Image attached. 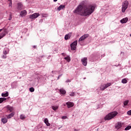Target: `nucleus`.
<instances>
[{"mask_svg": "<svg viewBox=\"0 0 131 131\" xmlns=\"http://www.w3.org/2000/svg\"><path fill=\"white\" fill-rule=\"evenodd\" d=\"M6 100H7L6 98H0V104L3 103L4 101H6Z\"/></svg>", "mask_w": 131, "mask_h": 131, "instance_id": "nucleus-26", "label": "nucleus"}, {"mask_svg": "<svg viewBox=\"0 0 131 131\" xmlns=\"http://www.w3.org/2000/svg\"><path fill=\"white\" fill-rule=\"evenodd\" d=\"M130 36L131 37V34H130Z\"/></svg>", "mask_w": 131, "mask_h": 131, "instance_id": "nucleus-44", "label": "nucleus"}, {"mask_svg": "<svg viewBox=\"0 0 131 131\" xmlns=\"http://www.w3.org/2000/svg\"><path fill=\"white\" fill-rule=\"evenodd\" d=\"M76 46H77V40H75L71 44V49L72 51H75V50H76Z\"/></svg>", "mask_w": 131, "mask_h": 131, "instance_id": "nucleus-5", "label": "nucleus"}, {"mask_svg": "<svg viewBox=\"0 0 131 131\" xmlns=\"http://www.w3.org/2000/svg\"><path fill=\"white\" fill-rule=\"evenodd\" d=\"M122 127V123L120 122H118L115 125V128L116 129H120L121 127Z\"/></svg>", "mask_w": 131, "mask_h": 131, "instance_id": "nucleus-9", "label": "nucleus"}, {"mask_svg": "<svg viewBox=\"0 0 131 131\" xmlns=\"http://www.w3.org/2000/svg\"><path fill=\"white\" fill-rule=\"evenodd\" d=\"M127 114L128 115H130V116L131 115V110L127 112Z\"/></svg>", "mask_w": 131, "mask_h": 131, "instance_id": "nucleus-32", "label": "nucleus"}, {"mask_svg": "<svg viewBox=\"0 0 131 131\" xmlns=\"http://www.w3.org/2000/svg\"><path fill=\"white\" fill-rule=\"evenodd\" d=\"M62 119H67V116H62L61 117Z\"/></svg>", "mask_w": 131, "mask_h": 131, "instance_id": "nucleus-34", "label": "nucleus"}, {"mask_svg": "<svg viewBox=\"0 0 131 131\" xmlns=\"http://www.w3.org/2000/svg\"><path fill=\"white\" fill-rule=\"evenodd\" d=\"M9 20H12V15L11 14L10 15V17L9 18Z\"/></svg>", "mask_w": 131, "mask_h": 131, "instance_id": "nucleus-36", "label": "nucleus"}, {"mask_svg": "<svg viewBox=\"0 0 131 131\" xmlns=\"http://www.w3.org/2000/svg\"><path fill=\"white\" fill-rule=\"evenodd\" d=\"M1 31H3V29H0V32H1Z\"/></svg>", "mask_w": 131, "mask_h": 131, "instance_id": "nucleus-40", "label": "nucleus"}, {"mask_svg": "<svg viewBox=\"0 0 131 131\" xmlns=\"http://www.w3.org/2000/svg\"><path fill=\"white\" fill-rule=\"evenodd\" d=\"M117 114H118L117 112H113L105 116L104 119L105 120H110L111 119H112V118H114Z\"/></svg>", "mask_w": 131, "mask_h": 131, "instance_id": "nucleus-2", "label": "nucleus"}, {"mask_svg": "<svg viewBox=\"0 0 131 131\" xmlns=\"http://www.w3.org/2000/svg\"><path fill=\"white\" fill-rule=\"evenodd\" d=\"M27 15V11L26 10H23L20 13V16L21 17H24Z\"/></svg>", "mask_w": 131, "mask_h": 131, "instance_id": "nucleus-10", "label": "nucleus"}, {"mask_svg": "<svg viewBox=\"0 0 131 131\" xmlns=\"http://www.w3.org/2000/svg\"><path fill=\"white\" fill-rule=\"evenodd\" d=\"M2 58L3 59H6L7 58V55H3Z\"/></svg>", "mask_w": 131, "mask_h": 131, "instance_id": "nucleus-33", "label": "nucleus"}, {"mask_svg": "<svg viewBox=\"0 0 131 131\" xmlns=\"http://www.w3.org/2000/svg\"><path fill=\"white\" fill-rule=\"evenodd\" d=\"M111 83H107V84H104L103 85H101L100 86V89L101 91H104L107 89V88H109V86H111Z\"/></svg>", "mask_w": 131, "mask_h": 131, "instance_id": "nucleus-4", "label": "nucleus"}, {"mask_svg": "<svg viewBox=\"0 0 131 131\" xmlns=\"http://www.w3.org/2000/svg\"><path fill=\"white\" fill-rule=\"evenodd\" d=\"M17 9L21 11V10H23V4L21 3H19L17 4Z\"/></svg>", "mask_w": 131, "mask_h": 131, "instance_id": "nucleus-12", "label": "nucleus"}, {"mask_svg": "<svg viewBox=\"0 0 131 131\" xmlns=\"http://www.w3.org/2000/svg\"><path fill=\"white\" fill-rule=\"evenodd\" d=\"M70 96L73 97V96H74V93H72L70 94Z\"/></svg>", "mask_w": 131, "mask_h": 131, "instance_id": "nucleus-35", "label": "nucleus"}, {"mask_svg": "<svg viewBox=\"0 0 131 131\" xmlns=\"http://www.w3.org/2000/svg\"><path fill=\"white\" fill-rule=\"evenodd\" d=\"M8 1L10 3L11 2H12V0H8Z\"/></svg>", "mask_w": 131, "mask_h": 131, "instance_id": "nucleus-42", "label": "nucleus"}, {"mask_svg": "<svg viewBox=\"0 0 131 131\" xmlns=\"http://www.w3.org/2000/svg\"><path fill=\"white\" fill-rule=\"evenodd\" d=\"M33 48H35V46H33Z\"/></svg>", "mask_w": 131, "mask_h": 131, "instance_id": "nucleus-43", "label": "nucleus"}, {"mask_svg": "<svg viewBox=\"0 0 131 131\" xmlns=\"http://www.w3.org/2000/svg\"><path fill=\"white\" fill-rule=\"evenodd\" d=\"M58 108H59V106H58L53 105L52 106V109H53V110H54V111H56L58 110Z\"/></svg>", "mask_w": 131, "mask_h": 131, "instance_id": "nucleus-18", "label": "nucleus"}, {"mask_svg": "<svg viewBox=\"0 0 131 131\" xmlns=\"http://www.w3.org/2000/svg\"><path fill=\"white\" fill-rule=\"evenodd\" d=\"M122 83H127V80L126 79H123L122 80Z\"/></svg>", "mask_w": 131, "mask_h": 131, "instance_id": "nucleus-28", "label": "nucleus"}, {"mask_svg": "<svg viewBox=\"0 0 131 131\" xmlns=\"http://www.w3.org/2000/svg\"><path fill=\"white\" fill-rule=\"evenodd\" d=\"M9 52V48H5L3 51L4 55H7Z\"/></svg>", "mask_w": 131, "mask_h": 131, "instance_id": "nucleus-16", "label": "nucleus"}, {"mask_svg": "<svg viewBox=\"0 0 131 131\" xmlns=\"http://www.w3.org/2000/svg\"><path fill=\"white\" fill-rule=\"evenodd\" d=\"M7 107L8 110H9V111H10V112H12L13 111V110H14V108H13V107H12L10 105L7 106Z\"/></svg>", "mask_w": 131, "mask_h": 131, "instance_id": "nucleus-19", "label": "nucleus"}, {"mask_svg": "<svg viewBox=\"0 0 131 131\" xmlns=\"http://www.w3.org/2000/svg\"><path fill=\"white\" fill-rule=\"evenodd\" d=\"M39 13H35L32 15H30L29 18L30 19H36L37 17H39Z\"/></svg>", "mask_w": 131, "mask_h": 131, "instance_id": "nucleus-6", "label": "nucleus"}, {"mask_svg": "<svg viewBox=\"0 0 131 131\" xmlns=\"http://www.w3.org/2000/svg\"><path fill=\"white\" fill-rule=\"evenodd\" d=\"M89 36H90V35H89L88 34H84L79 39L78 41L79 42L82 41L83 40H84L85 38H88Z\"/></svg>", "mask_w": 131, "mask_h": 131, "instance_id": "nucleus-7", "label": "nucleus"}, {"mask_svg": "<svg viewBox=\"0 0 131 131\" xmlns=\"http://www.w3.org/2000/svg\"><path fill=\"white\" fill-rule=\"evenodd\" d=\"M1 121L3 122L4 124H5L8 122V119L6 118H3L1 119Z\"/></svg>", "mask_w": 131, "mask_h": 131, "instance_id": "nucleus-15", "label": "nucleus"}, {"mask_svg": "<svg viewBox=\"0 0 131 131\" xmlns=\"http://www.w3.org/2000/svg\"><path fill=\"white\" fill-rule=\"evenodd\" d=\"M9 7H12V2H10Z\"/></svg>", "mask_w": 131, "mask_h": 131, "instance_id": "nucleus-38", "label": "nucleus"}, {"mask_svg": "<svg viewBox=\"0 0 131 131\" xmlns=\"http://www.w3.org/2000/svg\"><path fill=\"white\" fill-rule=\"evenodd\" d=\"M64 60H66V61H67V62H70V61H71V59L70 58V57H69V56H67V57H64Z\"/></svg>", "mask_w": 131, "mask_h": 131, "instance_id": "nucleus-22", "label": "nucleus"}, {"mask_svg": "<svg viewBox=\"0 0 131 131\" xmlns=\"http://www.w3.org/2000/svg\"><path fill=\"white\" fill-rule=\"evenodd\" d=\"M66 105H67L68 108H72V107H73V106H74V103L71 102H68L66 103Z\"/></svg>", "mask_w": 131, "mask_h": 131, "instance_id": "nucleus-11", "label": "nucleus"}, {"mask_svg": "<svg viewBox=\"0 0 131 131\" xmlns=\"http://www.w3.org/2000/svg\"><path fill=\"white\" fill-rule=\"evenodd\" d=\"M95 8L96 7L94 5H89L88 6L79 5L74 11V13L83 17H86V16L92 15L95 12Z\"/></svg>", "mask_w": 131, "mask_h": 131, "instance_id": "nucleus-1", "label": "nucleus"}, {"mask_svg": "<svg viewBox=\"0 0 131 131\" xmlns=\"http://www.w3.org/2000/svg\"><path fill=\"white\" fill-rule=\"evenodd\" d=\"M60 93L62 94V95H65L66 94V91L64 90V89H61L59 90Z\"/></svg>", "mask_w": 131, "mask_h": 131, "instance_id": "nucleus-21", "label": "nucleus"}, {"mask_svg": "<svg viewBox=\"0 0 131 131\" xmlns=\"http://www.w3.org/2000/svg\"><path fill=\"white\" fill-rule=\"evenodd\" d=\"M69 38H70V35H69V34H67L65 35L64 39H66V40L69 39Z\"/></svg>", "mask_w": 131, "mask_h": 131, "instance_id": "nucleus-25", "label": "nucleus"}, {"mask_svg": "<svg viewBox=\"0 0 131 131\" xmlns=\"http://www.w3.org/2000/svg\"><path fill=\"white\" fill-rule=\"evenodd\" d=\"M127 21H128V18L127 17H125V18H123L122 19H121L120 20V22H121V23L123 24L124 23H126V22H127Z\"/></svg>", "mask_w": 131, "mask_h": 131, "instance_id": "nucleus-13", "label": "nucleus"}, {"mask_svg": "<svg viewBox=\"0 0 131 131\" xmlns=\"http://www.w3.org/2000/svg\"><path fill=\"white\" fill-rule=\"evenodd\" d=\"M82 65L84 66H86L88 65V58L86 57H84L81 60Z\"/></svg>", "mask_w": 131, "mask_h": 131, "instance_id": "nucleus-8", "label": "nucleus"}, {"mask_svg": "<svg viewBox=\"0 0 131 131\" xmlns=\"http://www.w3.org/2000/svg\"><path fill=\"white\" fill-rule=\"evenodd\" d=\"M26 118V117L25 116V115H20V119H21V120H24Z\"/></svg>", "mask_w": 131, "mask_h": 131, "instance_id": "nucleus-23", "label": "nucleus"}, {"mask_svg": "<svg viewBox=\"0 0 131 131\" xmlns=\"http://www.w3.org/2000/svg\"><path fill=\"white\" fill-rule=\"evenodd\" d=\"M128 7V1H125L122 4V9H121L122 12L125 13Z\"/></svg>", "mask_w": 131, "mask_h": 131, "instance_id": "nucleus-3", "label": "nucleus"}, {"mask_svg": "<svg viewBox=\"0 0 131 131\" xmlns=\"http://www.w3.org/2000/svg\"><path fill=\"white\" fill-rule=\"evenodd\" d=\"M44 122L47 126H50V125H51V124L49 123V120L48 119V118H46L45 119Z\"/></svg>", "mask_w": 131, "mask_h": 131, "instance_id": "nucleus-14", "label": "nucleus"}, {"mask_svg": "<svg viewBox=\"0 0 131 131\" xmlns=\"http://www.w3.org/2000/svg\"><path fill=\"white\" fill-rule=\"evenodd\" d=\"M53 1H54V2H57V1H58V0H53Z\"/></svg>", "mask_w": 131, "mask_h": 131, "instance_id": "nucleus-41", "label": "nucleus"}, {"mask_svg": "<svg viewBox=\"0 0 131 131\" xmlns=\"http://www.w3.org/2000/svg\"><path fill=\"white\" fill-rule=\"evenodd\" d=\"M61 76H62V75H59L57 79H59V78H60L61 77Z\"/></svg>", "mask_w": 131, "mask_h": 131, "instance_id": "nucleus-39", "label": "nucleus"}, {"mask_svg": "<svg viewBox=\"0 0 131 131\" xmlns=\"http://www.w3.org/2000/svg\"><path fill=\"white\" fill-rule=\"evenodd\" d=\"M124 106H126L127 104H128V100H126L123 103Z\"/></svg>", "mask_w": 131, "mask_h": 131, "instance_id": "nucleus-31", "label": "nucleus"}, {"mask_svg": "<svg viewBox=\"0 0 131 131\" xmlns=\"http://www.w3.org/2000/svg\"><path fill=\"white\" fill-rule=\"evenodd\" d=\"M2 96L3 97H8L9 96V92H7L5 93H2Z\"/></svg>", "mask_w": 131, "mask_h": 131, "instance_id": "nucleus-24", "label": "nucleus"}, {"mask_svg": "<svg viewBox=\"0 0 131 131\" xmlns=\"http://www.w3.org/2000/svg\"><path fill=\"white\" fill-rule=\"evenodd\" d=\"M5 35H6V34L4 33H2L1 34H0V39H2V38H3V37H5Z\"/></svg>", "mask_w": 131, "mask_h": 131, "instance_id": "nucleus-27", "label": "nucleus"}, {"mask_svg": "<svg viewBox=\"0 0 131 131\" xmlns=\"http://www.w3.org/2000/svg\"><path fill=\"white\" fill-rule=\"evenodd\" d=\"M29 91L30 92H31V93H33V92H34V89L33 88V87L30 88L29 89Z\"/></svg>", "mask_w": 131, "mask_h": 131, "instance_id": "nucleus-29", "label": "nucleus"}, {"mask_svg": "<svg viewBox=\"0 0 131 131\" xmlns=\"http://www.w3.org/2000/svg\"><path fill=\"white\" fill-rule=\"evenodd\" d=\"M71 81H70V80L68 79L66 80V82H70Z\"/></svg>", "mask_w": 131, "mask_h": 131, "instance_id": "nucleus-37", "label": "nucleus"}, {"mask_svg": "<svg viewBox=\"0 0 131 131\" xmlns=\"http://www.w3.org/2000/svg\"><path fill=\"white\" fill-rule=\"evenodd\" d=\"M131 128V126H127L125 128V130H128L129 129H130Z\"/></svg>", "mask_w": 131, "mask_h": 131, "instance_id": "nucleus-30", "label": "nucleus"}, {"mask_svg": "<svg viewBox=\"0 0 131 131\" xmlns=\"http://www.w3.org/2000/svg\"><path fill=\"white\" fill-rule=\"evenodd\" d=\"M65 8V5H60L59 7L57 8V10L58 11H61V10H63Z\"/></svg>", "mask_w": 131, "mask_h": 131, "instance_id": "nucleus-17", "label": "nucleus"}, {"mask_svg": "<svg viewBox=\"0 0 131 131\" xmlns=\"http://www.w3.org/2000/svg\"><path fill=\"white\" fill-rule=\"evenodd\" d=\"M14 115H15V113H11L7 116V118H8V119H10V118H12V117H13V116H14Z\"/></svg>", "mask_w": 131, "mask_h": 131, "instance_id": "nucleus-20", "label": "nucleus"}]
</instances>
